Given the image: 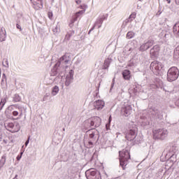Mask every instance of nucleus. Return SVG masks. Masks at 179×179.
<instances>
[{
	"label": "nucleus",
	"instance_id": "29",
	"mask_svg": "<svg viewBox=\"0 0 179 179\" xmlns=\"http://www.w3.org/2000/svg\"><path fill=\"white\" fill-rule=\"evenodd\" d=\"M135 17H136V13H132L129 15V18L127 20H126V23L132 22V20H134V19H135Z\"/></svg>",
	"mask_w": 179,
	"mask_h": 179
},
{
	"label": "nucleus",
	"instance_id": "32",
	"mask_svg": "<svg viewBox=\"0 0 179 179\" xmlns=\"http://www.w3.org/2000/svg\"><path fill=\"white\" fill-rule=\"evenodd\" d=\"M6 103V99H2L0 102V110L3 108V106H5V103Z\"/></svg>",
	"mask_w": 179,
	"mask_h": 179
},
{
	"label": "nucleus",
	"instance_id": "59",
	"mask_svg": "<svg viewBox=\"0 0 179 179\" xmlns=\"http://www.w3.org/2000/svg\"><path fill=\"white\" fill-rule=\"evenodd\" d=\"M138 1H140V2H142V1H143V0H138Z\"/></svg>",
	"mask_w": 179,
	"mask_h": 179
},
{
	"label": "nucleus",
	"instance_id": "31",
	"mask_svg": "<svg viewBox=\"0 0 179 179\" xmlns=\"http://www.w3.org/2000/svg\"><path fill=\"white\" fill-rule=\"evenodd\" d=\"M20 100H21L20 96H19V94H15L13 97V101L15 103H17V102L20 101Z\"/></svg>",
	"mask_w": 179,
	"mask_h": 179
},
{
	"label": "nucleus",
	"instance_id": "2",
	"mask_svg": "<svg viewBox=\"0 0 179 179\" xmlns=\"http://www.w3.org/2000/svg\"><path fill=\"white\" fill-rule=\"evenodd\" d=\"M120 164L122 167L123 170H125V167L128 165V161L131 159V155L128 150H123L119 152Z\"/></svg>",
	"mask_w": 179,
	"mask_h": 179
},
{
	"label": "nucleus",
	"instance_id": "47",
	"mask_svg": "<svg viewBox=\"0 0 179 179\" xmlns=\"http://www.w3.org/2000/svg\"><path fill=\"white\" fill-rule=\"evenodd\" d=\"M106 128L107 131H108V129H110V123H109V124H107L106 125Z\"/></svg>",
	"mask_w": 179,
	"mask_h": 179
},
{
	"label": "nucleus",
	"instance_id": "33",
	"mask_svg": "<svg viewBox=\"0 0 179 179\" xmlns=\"http://www.w3.org/2000/svg\"><path fill=\"white\" fill-rule=\"evenodd\" d=\"M3 66H4L5 68H9V62L7 59H4L3 60Z\"/></svg>",
	"mask_w": 179,
	"mask_h": 179
},
{
	"label": "nucleus",
	"instance_id": "12",
	"mask_svg": "<svg viewBox=\"0 0 179 179\" xmlns=\"http://www.w3.org/2000/svg\"><path fill=\"white\" fill-rule=\"evenodd\" d=\"M73 82V70H70L69 75L66 77L65 86H69Z\"/></svg>",
	"mask_w": 179,
	"mask_h": 179
},
{
	"label": "nucleus",
	"instance_id": "52",
	"mask_svg": "<svg viewBox=\"0 0 179 179\" xmlns=\"http://www.w3.org/2000/svg\"><path fill=\"white\" fill-rule=\"evenodd\" d=\"M166 1V2H168V3H171V0H164Z\"/></svg>",
	"mask_w": 179,
	"mask_h": 179
},
{
	"label": "nucleus",
	"instance_id": "19",
	"mask_svg": "<svg viewBox=\"0 0 179 179\" xmlns=\"http://www.w3.org/2000/svg\"><path fill=\"white\" fill-rule=\"evenodd\" d=\"M85 12V10H80L78 12H77L74 17H73V19L71 20V22L70 23H75V22H76V20H78V17H79L80 16V15H83V13Z\"/></svg>",
	"mask_w": 179,
	"mask_h": 179
},
{
	"label": "nucleus",
	"instance_id": "35",
	"mask_svg": "<svg viewBox=\"0 0 179 179\" xmlns=\"http://www.w3.org/2000/svg\"><path fill=\"white\" fill-rule=\"evenodd\" d=\"M134 66H135V64L134 63V62L130 60L127 64V67L131 69V68H134Z\"/></svg>",
	"mask_w": 179,
	"mask_h": 179
},
{
	"label": "nucleus",
	"instance_id": "22",
	"mask_svg": "<svg viewBox=\"0 0 179 179\" xmlns=\"http://www.w3.org/2000/svg\"><path fill=\"white\" fill-rule=\"evenodd\" d=\"M5 128L7 129V131H9L10 132L13 131V128H15V124L13 122H8L5 124Z\"/></svg>",
	"mask_w": 179,
	"mask_h": 179
},
{
	"label": "nucleus",
	"instance_id": "15",
	"mask_svg": "<svg viewBox=\"0 0 179 179\" xmlns=\"http://www.w3.org/2000/svg\"><path fill=\"white\" fill-rule=\"evenodd\" d=\"M31 2L33 3L34 8L36 10H38V9H42L43 0H31Z\"/></svg>",
	"mask_w": 179,
	"mask_h": 179
},
{
	"label": "nucleus",
	"instance_id": "23",
	"mask_svg": "<svg viewBox=\"0 0 179 179\" xmlns=\"http://www.w3.org/2000/svg\"><path fill=\"white\" fill-rule=\"evenodd\" d=\"M5 163H6V155H3L0 159V171H2L3 166H5Z\"/></svg>",
	"mask_w": 179,
	"mask_h": 179
},
{
	"label": "nucleus",
	"instance_id": "49",
	"mask_svg": "<svg viewBox=\"0 0 179 179\" xmlns=\"http://www.w3.org/2000/svg\"><path fill=\"white\" fill-rule=\"evenodd\" d=\"M113 87H114V81H113L111 86H110V90H112Z\"/></svg>",
	"mask_w": 179,
	"mask_h": 179
},
{
	"label": "nucleus",
	"instance_id": "34",
	"mask_svg": "<svg viewBox=\"0 0 179 179\" xmlns=\"http://www.w3.org/2000/svg\"><path fill=\"white\" fill-rule=\"evenodd\" d=\"M171 36H172L171 34L167 33V34H165L164 38L165 40L168 41V40H170V38H171Z\"/></svg>",
	"mask_w": 179,
	"mask_h": 179
},
{
	"label": "nucleus",
	"instance_id": "50",
	"mask_svg": "<svg viewBox=\"0 0 179 179\" xmlns=\"http://www.w3.org/2000/svg\"><path fill=\"white\" fill-rule=\"evenodd\" d=\"M69 27H71V28H72V27H73V24H72V23H69Z\"/></svg>",
	"mask_w": 179,
	"mask_h": 179
},
{
	"label": "nucleus",
	"instance_id": "62",
	"mask_svg": "<svg viewBox=\"0 0 179 179\" xmlns=\"http://www.w3.org/2000/svg\"><path fill=\"white\" fill-rule=\"evenodd\" d=\"M88 132H90V130H89Z\"/></svg>",
	"mask_w": 179,
	"mask_h": 179
},
{
	"label": "nucleus",
	"instance_id": "41",
	"mask_svg": "<svg viewBox=\"0 0 179 179\" xmlns=\"http://www.w3.org/2000/svg\"><path fill=\"white\" fill-rule=\"evenodd\" d=\"M16 27L17 29H18V30H20V31H22V27L20 26V24H17Z\"/></svg>",
	"mask_w": 179,
	"mask_h": 179
},
{
	"label": "nucleus",
	"instance_id": "57",
	"mask_svg": "<svg viewBox=\"0 0 179 179\" xmlns=\"http://www.w3.org/2000/svg\"><path fill=\"white\" fill-rule=\"evenodd\" d=\"M160 13H157V15H160Z\"/></svg>",
	"mask_w": 179,
	"mask_h": 179
},
{
	"label": "nucleus",
	"instance_id": "38",
	"mask_svg": "<svg viewBox=\"0 0 179 179\" xmlns=\"http://www.w3.org/2000/svg\"><path fill=\"white\" fill-rule=\"evenodd\" d=\"M22 156H23V152H21L19 155L17 156V160L19 162L20 159H22Z\"/></svg>",
	"mask_w": 179,
	"mask_h": 179
},
{
	"label": "nucleus",
	"instance_id": "14",
	"mask_svg": "<svg viewBox=\"0 0 179 179\" xmlns=\"http://www.w3.org/2000/svg\"><path fill=\"white\" fill-rule=\"evenodd\" d=\"M122 113H123V115H124V117H129V115H131V113H132V107H131V105H126L123 107Z\"/></svg>",
	"mask_w": 179,
	"mask_h": 179
},
{
	"label": "nucleus",
	"instance_id": "45",
	"mask_svg": "<svg viewBox=\"0 0 179 179\" xmlns=\"http://www.w3.org/2000/svg\"><path fill=\"white\" fill-rule=\"evenodd\" d=\"M94 27H92L91 29H90V30L89 31V32H88V34H90V32H92V31H93V30H94Z\"/></svg>",
	"mask_w": 179,
	"mask_h": 179
},
{
	"label": "nucleus",
	"instance_id": "46",
	"mask_svg": "<svg viewBox=\"0 0 179 179\" xmlns=\"http://www.w3.org/2000/svg\"><path fill=\"white\" fill-rule=\"evenodd\" d=\"M75 1H76V3H77V5L80 4V3L82 2V1H80V0H75Z\"/></svg>",
	"mask_w": 179,
	"mask_h": 179
},
{
	"label": "nucleus",
	"instance_id": "1",
	"mask_svg": "<svg viewBox=\"0 0 179 179\" xmlns=\"http://www.w3.org/2000/svg\"><path fill=\"white\" fill-rule=\"evenodd\" d=\"M125 138L129 142H133V145L141 143L142 138L138 136V129L132 128L127 131Z\"/></svg>",
	"mask_w": 179,
	"mask_h": 179
},
{
	"label": "nucleus",
	"instance_id": "5",
	"mask_svg": "<svg viewBox=\"0 0 179 179\" xmlns=\"http://www.w3.org/2000/svg\"><path fill=\"white\" fill-rule=\"evenodd\" d=\"M152 134L154 139H161V141H163L167 136L169 131L165 129H158L153 130Z\"/></svg>",
	"mask_w": 179,
	"mask_h": 179
},
{
	"label": "nucleus",
	"instance_id": "43",
	"mask_svg": "<svg viewBox=\"0 0 179 179\" xmlns=\"http://www.w3.org/2000/svg\"><path fill=\"white\" fill-rule=\"evenodd\" d=\"M90 148H93V142L92 141H90L88 142Z\"/></svg>",
	"mask_w": 179,
	"mask_h": 179
},
{
	"label": "nucleus",
	"instance_id": "13",
	"mask_svg": "<svg viewBox=\"0 0 179 179\" xmlns=\"http://www.w3.org/2000/svg\"><path fill=\"white\" fill-rule=\"evenodd\" d=\"M159 51H160V47L159 45H155L150 49V54L154 58H156L159 55Z\"/></svg>",
	"mask_w": 179,
	"mask_h": 179
},
{
	"label": "nucleus",
	"instance_id": "37",
	"mask_svg": "<svg viewBox=\"0 0 179 179\" xmlns=\"http://www.w3.org/2000/svg\"><path fill=\"white\" fill-rule=\"evenodd\" d=\"M13 115L14 117H17V115H19V110H14V111H13Z\"/></svg>",
	"mask_w": 179,
	"mask_h": 179
},
{
	"label": "nucleus",
	"instance_id": "6",
	"mask_svg": "<svg viewBox=\"0 0 179 179\" xmlns=\"http://www.w3.org/2000/svg\"><path fill=\"white\" fill-rule=\"evenodd\" d=\"M162 68L163 65L162 64V62L157 61L152 62L150 66V71H152V72L157 76L160 75Z\"/></svg>",
	"mask_w": 179,
	"mask_h": 179
},
{
	"label": "nucleus",
	"instance_id": "8",
	"mask_svg": "<svg viewBox=\"0 0 179 179\" xmlns=\"http://www.w3.org/2000/svg\"><path fill=\"white\" fill-rule=\"evenodd\" d=\"M53 72H55L52 75H57V76L55 78V80H57V82H59V80H62V78L65 76V70L64 71L62 68L57 66L55 68V66H54L53 68Z\"/></svg>",
	"mask_w": 179,
	"mask_h": 179
},
{
	"label": "nucleus",
	"instance_id": "60",
	"mask_svg": "<svg viewBox=\"0 0 179 179\" xmlns=\"http://www.w3.org/2000/svg\"><path fill=\"white\" fill-rule=\"evenodd\" d=\"M63 131H65V128L63 129Z\"/></svg>",
	"mask_w": 179,
	"mask_h": 179
},
{
	"label": "nucleus",
	"instance_id": "36",
	"mask_svg": "<svg viewBox=\"0 0 179 179\" xmlns=\"http://www.w3.org/2000/svg\"><path fill=\"white\" fill-rule=\"evenodd\" d=\"M132 37H134V32L129 31L127 34V38L129 39V38H132Z\"/></svg>",
	"mask_w": 179,
	"mask_h": 179
},
{
	"label": "nucleus",
	"instance_id": "58",
	"mask_svg": "<svg viewBox=\"0 0 179 179\" xmlns=\"http://www.w3.org/2000/svg\"><path fill=\"white\" fill-rule=\"evenodd\" d=\"M176 179H179V177H176Z\"/></svg>",
	"mask_w": 179,
	"mask_h": 179
},
{
	"label": "nucleus",
	"instance_id": "3",
	"mask_svg": "<svg viewBox=\"0 0 179 179\" xmlns=\"http://www.w3.org/2000/svg\"><path fill=\"white\" fill-rule=\"evenodd\" d=\"M71 62V57L69 56V54L66 53L64 55H63L58 62L55 64V68L59 67L62 68L63 71H65V69L66 68L68 64Z\"/></svg>",
	"mask_w": 179,
	"mask_h": 179
},
{
	"label": "nucleus",
	"instance_id": "16",
	"mask_svg": "<svg viewBox=\"0 0 179 179\" xmlns=\"http://www.w3.org/2000/svg\"><path fill=\"white\" fill-rule=\"evenodd\" d=\"M177 146L176 145H173L171 147H170V148L169 149V152L166 153V156H168V157H174V156H176V153L177 152Z\"/></svg>",
	"mask_w": 179,
	"mask_h": 179
},
{
	"label": "nucleus",
	"instance_id": "55",
	"mask_svg": "<svg viewBox=\"0 0 179 179\" xmlns=\"http://www.w3.org/2000/svg\"><path fill=\"white\" fill-rule=\"evenodd\" d=\"M4 79H5V78H2V79H1V82H2V83L4 82V80H5Z\"/></svg>",
	"mask_w": 179,
	"mask_h": 179
},
{
	"label": "nucleus",
	"instance_id": "17",
	"mask_svg": "<svg viewBox=\"0 0 179 179\" xmlns=\"http://www.w3.org/2000/svg\"><path fill=\"white\" fill-rule=\"evenodd\" d=\"M104 106H106V103L103 100L96 101L94 103V106L95 107L96 110H103V108H104Z\"/></svg>",
	"mask_w": 179,
	"mask_h": 179
},
{
	"label": "nucleus",
	"instance_id": "54",
	"mask_svg": "<svg viewBox=\"0 0 179 179\" xmlns=\"http://www.w3.org/2000/svg\"><path fill=\"white\" fill-rule=\"evenodd\" d=\"M108 121H109V124H110V122H111V116L109 117Z\"/></svg>",
	"mask_w": 179,
	"mask_h": 179
},
{
	"label": "nucleus",
	"instance_id": "44",
	"mask_svg": "<svg viewBox=\"0 0 179 179\" xmlns=\"http://www.w3.org/2000/svg\"><path fill=\"white\" fill-rule=\"evenodd\" d=\"M48 17H49L50 19H52V13H51V12H49V13H48Z\"/></svg>",
	"mask_w": 179,
	"mask_h": 179
},
{
	"label": "nucleus",
	"instance_id": "21",
	"mask_svg": "<svg viewBox=\"0 0 179 179\" xmlns=\"http://www.w3.org/2000/svg\"><path fill=\"white\" fill-rule=\"evenodd\" d=\"M104 20V17L102 18H98L96 21V22L94 24V27H98V29H100V27H101V24H103V22Z\"/></svg>",
	"mask_w": 179,
	"mask_h": 179
},
{
	"label": "nucleus",
	"instance_id": "10",
	"mask_svg": "<svg viewBox=\"0 0 179 179\" xmlns=\"http://www.w3.org/2000/svg\"><path fill=\"white\" fill-rule=\"evenodd\" d=\"M155 45V40L148 39L147 41H145L139 48V51L143 52V51H146L152 47V45Z\"/></svg>",
	"mask_w": 179,
	"mask_h": 179
},
{
	"label": "nucleus",
	"instance_id": "20",
	"mask_svg": "<svg viewBox=\"0 0 179 179\" xmlns=\"http://www.w3.org/2000/svg\"><path fill=\"white\" fill-rule=\"evenodd\" d=\"M6 40V30L4 27L1 29V34H0V41H5Z\"/></svg>",
	"mask_w": 179,
	"mask_h": 179
},
{
	"label": "nucleus",
	"instance_id": "30",
	"mask_svg": "<svg viewBox=\"0 0 179 179\" xmlns=\"http://www.w3.org/2000/svg\"><path fill=\"white\" fill-rule=\"evenodd\" d=\"M59 31H61L59 29V25L57 24L53 27L52 32L54 34H59Z\"/></svg>",
	"mask_w": 179,
	"mask_h": 179
},
{
	"label": "nucleus",
	"instance_id": "11",
	"mask_svg": "<svg viewBox=\"0 0 179 179\" xmlns=\"http://www.w3.org/2000/svg\"><path fill=\"white\" fill-rule=\"evenodd\" d=\"M151 114L154 116V118H155V120H162L163 118V112H162V110H159V109H152V110L151 111Z\"/></svg>",
	"mask_w": 179,
	"mask_h": 179
},
{
	"label": "nucleus",
	"instance_id": "28",
	"mask_svg": "<svg viewBox=\"0 0 179 179\" xmlns=\"http://www.w3.org/2000/svg\"><path fill=\"white\" fill-rule=\"evenodd\" d=\"M20 131V124L19 122H16L15 125L14 124V127L13 129V134L15 132H19Z\"/></svg>",
	"mask_w": 179,
	"mask_h": 179
},
{
	"label": "nucleus",
	"instance_id": "18",
	"mask_svg": "<svg viewBox=\"0 0 179 179\" xmlns=\"http://www.w3.org/2000/svg\"><path fill=\"white\" fill-rule=\"evenodd\" d=\"M122 75L125 80H129L131 79V71L129 70H124Z\"/></svg>",
	"mask_w": 179,
	"mask_h": 179
},
{
	"label": "nucleus",
	"instance_id": "39",
	"mask_svg": "<svg viewBox=\"0 0 179 179\" xmlns=\"http://www.w3.org/2000/svg\"><path fill=\"white\" fill-rule=\"evenodd\" d=\"M18 111H19V117H22L23 115V113L22 112V108H18Z\"/></svg>",
	"mask_w": 179,
	"mask_h": 179
},
{
	"label": "nucleus",
	"instance_id": "4",
	"mask_svg": "<svg viewBox=\"0 0 179 179\" xmlns=\"http://www.w3.org/2000/svg\"><path fill=\"white\" fill-rule=\"evenodd\" d=\"M179 76V70L177 67H171L167 72V80L168 82H174L177 80Z\"/></svg>",
	"mask_w": 179,
	"mask_h": 179
},
{
	"label": "nucleus",
	"instance_id": "24",
	"mask_svg": "<svg viewBox=\"0 0 179 179\" xmlns=\"http://www.w3.org/2000/svg\"><path fill=\"white\" fill-rule=\"evenodd\" d=\"M173 31L174 34H176L179 37V22L174 24Z\"/></svg>",
	"mask_w": 179,
	"mask_h": 179
},
{
	"label": "nucleus",
	"instance_id": "40",
	"mask_svg": "<svg viewBox=\"0 0 179 179\" xmlns=\"http://www.w3.org/2000/svg\"><path fill=\"white\" fill-rule=\"evenodd\" d=\"M94 132H92L91 134H90V139H94Z\"/></svg>",
	"mask_w": 179,
	"mask_h": 179
},
{
	"label": "nucleus",
	"instance_id": "56",
	"mask_svg": "<svg viewBox=\"0 0 179 179\" xmlns=\"http://www.w3.org/2000/svg\"><path fill=\"white\" fill-rule=\"evenodd\" d=\"M45 100V96L43 97V101Z\"/></svg>",
	"mask_w": 179,
	"mask_h": 179
},
{
	"label": "nucleus",
	"instance_id": "51",
	"mask_svg": "<svg viewBox=\"0 0 179 179\" xmlns=\"http://www.w3.org/2000/svg\"><path fill=\"white\" fill-rule=\"evenodd\" d=\"M176 5H179V0H175Z\"/></svg>",
	"mask_w": 179,
	"mask_h": 179
},
{
	"label": "nucleus",
	"instance_id": "42",
	"mask_svg": "<svg viewBox=\"0 0 179 179\" xmlns=\"http://www.w3.org/2000/svg\"><path fill=\"white\" fill-rule=\"evenodd\" d=\"M30 142V136H29L28 139L25 142V146H27L29 145V143Z\"/></svg>",
	"mask_w": 179,
	"mask_h": 179
},
{
	"label": "nucleus",
	"instance_id": "26",
	"mask_svg": "<svg viewBox=\"0 0 179 179\" xmlns=\"http://www.w3.org/2000/svg\"><path fill=\"white\" fill-rule=\"evenodd\" d=\"M74 34L75 31L73 30L70 31L66 35L64 40H66V41H69L71 40V37H72V36H73Z\"/></svg>",
	"mask_w": 179,
	"mask_h": 179
},
{
	"label": "nucleus",
	"instance_id": "27",
	"mask_svg": "<svg viewBox=\"0 0 179 179\" xmlns=\"http://www.w3.org/2000/svg\"><path fill=\"white\" fill-rule=\"evenodd\" d=\"M110 64H111V59L108 58L105 59L103 69H108V67L110 66Z\"/></svg>",
	"mask_w": 179,
	"mask_h": 179
},
{
	"label": "nucleus",
	"instance_id": "53",
	"mask_svg": "<svg viewBox=\"0 0 179 179\" xmlns=\"http://www.w3.org/2000/svg\"><path fill=\"white\" fill-rule=\"evenodd\" d=\"M3 78L6 79V75H5V73L3 74Z\"/></svg>",
	"mask_w": 179,
	"mask_h": 179
},
{
	"label": "nucleus",
	"instance_id": "25",
	"mask_svg": "<svg viewBox=\"0 0 179 179\" xmlns=\"http://www.w3.org/2000/svg\"><path fill=\"white\" fill-rule=\"evenodd\" d=\"M59 92V87L55 85L52 88V92H51L52 96H57V94H58Z\"/></svg>",
	"mask_w": 179,
	"mask_h": 179
},
{
	"label": "nucleus",
	"instance_id": "9",
	"mask_svg": "<svg viewBox=\"0 0 179 179\" xmlns=\"http://www.w3.org/2000/svg\"><path fill=\"white\" fill-rule=\"evenodd\" d=\"M90 124V127H94L99 128V125H101V119L99 116H94L91 119L85 122V124Z\"/></svg>",
	"mask_w": 179,
	"mask_h": 179
},
{
	"label": "nucleus",
	"instance_id": "7",
	"mask_svg": "<svg viewBox=\"0 0 179 179\" xmlns=\"http://www.w3.org/2000/svg\"><path fill=\"white\" fill-rule=\"evenodd\" d=\"M85 176L87 179H101L100 172L93 169L86 171Z\"/></svg>",
	"mask_w": 179,
	"mask_h": 179
},
{
	"label": "nucleus",
	"instance_id": "48",
	"mask_svg": "<svg viewBox=\"0 0 179 179\" xmlns=\"http://www.w3.org/2000/svg\"><path fill=\"white\" fill-rule=\"evenodd\" d=\"M0 139H2V129H0Z\"/></svg>",
	"mask_w": 179,
	"mask_h": 179
},
{
	"label": "nucleus",
	"instance_id": "61",
	"mask_svg": "<svg viewBox=\"0 0 179 179\" xmlns=\"http://www.w3.org/2000/svg\"><path fill=\"white\" fill-rule=\"evenodd\" d=\"M16 177H17V175L15 176V178H16Z\"/></svg>",
	"mask_w": 179,
	"mask_h": 179
}]
</instances>
